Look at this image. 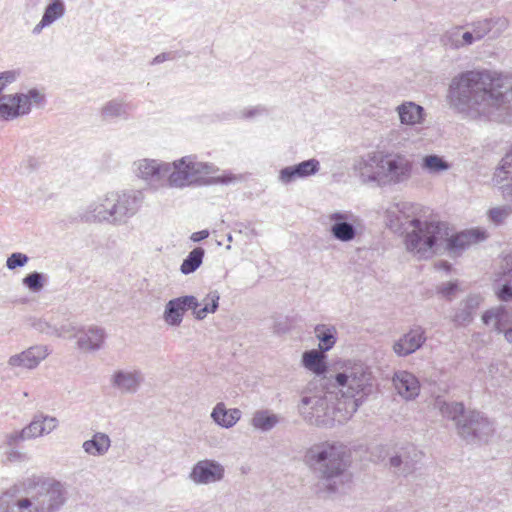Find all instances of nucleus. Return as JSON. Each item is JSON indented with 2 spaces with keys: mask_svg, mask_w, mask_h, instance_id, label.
Wrapping results in <instances>:
<instances>
[{
  "mask_svg": "<svg viewBox=\"0 0 512 512\" xmlns=\"http://www.w3.org/2000/svg\"><path fill=\"white\" fill-rule=\"evenodd\" d=\"M48 355L49 349L47 346H32L21 353L12 355L8 360V366L11 368L35 369Z\"/></svg>",
  "mask_w": 512,
  "mask_h": 512,
  "instance_id": "5701e85b",
  "label": "nucleus"
},
{
  "mask_svg": "<svg viewBox=\"0 0 512 512\" xmlns=\"http://www.w3.org/2000/svg\"><path fill=\"white\" fill-rule=\"evenodd\" d=\"M75 336L77 337L78 348L86 352L101 349L106 338L105 330L98 326H90L87 329L79 330Z\"/></svg>",
  "mask_w": 512,
  "mask_h": 512,
  "instance_id": "393cba45",
  "label": "nucleus"
},
{
  "mask_svg": "<svg viewBox=\"0 0 512 512\" xmlns=\"http://www.w3.org/2000/svg\"><path fill=\"white\" fill-rule=\"evenodd\" d=\"M413 170L412 161L399 153L382 152L380 166V187L397 185L408 181Z\"/></svg>",
  "mask_w": 512,
  "mask_h": 512,
  "instance_id": "9d476101",
  "label": "nucleus"
},
{
  "mask_svg": "<svg viewBox=\"0 0 512 512\" xmlns=\"http://www.w3.org/2000/svg\"><path fill=\"white\" fill-rule=\"evenodd\" d=\"M171 164V171L167 176L172 187H185L198 182L203 176L215 172L213 164L198 162L195 157L185 156Z\"/></svg>",
  "mask_w": 512,
  "mask_h": 512,
  "instance_id": "1a4fd4ad",
  "label": "nucleus"
},
{
  "mask_svg": "<svg viewBox=\"0 0 512 512\" xmlns=\"http://www.w3.org/2000/svg\"><path fill=\"white\" fill-rule=\"evenodd\" d=\"M353 216L347 212H334L329 215L331 223L330 233L332 237L340 242H351L358 235V229L350 221Z\"/></svg>",
  "mask_w": 512,
  "mask_h": 512,
  "instance_id": "aec40b11",
  "label": "nucleus"
},
{
  "mask_svg": "<svg viewBox=\"0 0 512 512\" xmlns=\"http://www.w3.org/2000/svg\"><path fill=\"white\" fill-rule=\"evenodd\" d=\"M422 169L430 174H436L447 171L451 168V164L444 160L443 157L431 154L426 155L422 159Z\"/></svg>",
  "mask_w": 512,
  "mask_h": 512,
  "instance_id": "ea45409f",
  "label": "nucleus"
},
{
  "mask_svg": "<svg viewBox=\"0 0 512 512\" xmlns=\"http://www.w3.org/2000/svg\"><path fill=\"white\" fill-rule=\"evenodd\" d=\"M200 306L199 300L193 295H184L169 300L164 307L163 320L171 327L181 325L184 315L188 310Z\"/></svg>",
  "mask_w": 512,
  "mask_h": 512,
  "instance_id": "f3484780",
  "label": "nucleus"
},
{
  "mask_svg": "<svg viewBox=\"0 0 512 512\" xmlns=\"http://www.w3.org/2000/svg\"><path fill=\"white\" fill-rule=\"evenodd\" d=\"M225 469L215 460L198 461L192 468L189 478L195 484H210L219 482L224 478Z\"/></svg>",
  "mask_w": 512,
  "mask_h": 512,
  "instance_id": "a211bd4d",
  "label": "nucleus"
},
{
  "mask_svg": "<svg viewBox=\"0 0 512 512\" xmlns=\"http://www.w3.org/2000/svg\"><path fill=\"white\" fill-rule=\"evenodd\" d=\"M234 179H235V177L233 175L229 174V175H223V176L217 177L216 182L222 183V184H227V183H230L231 181H233Z\"/></svg>",
  "mask_w": 512,
  "mask_h": 512,
  "instance_id": "5fc2aeb1",
  "label": "nucleus"
},
{
  "mask_svg": "<svg viewBox=\"0 0 512 512\" xmlns=\"http://www.w3.org/2000/svg\"><path fill=\"white\" fill-rule=\"evenodd\" d=\"M305 458L320 476L318 492L324 497L341 493L345 484L350 481L347 473L350 454L345 445L328 441L317 443L307 450Z\"/></svg>",
  "mask_w": 512,
  "mask_h": 512,
  "instance_id": "7ed1b4c3",
  "label": "nucleus"
},
{
  "mask_svg": "<svg viewBox=\"0 0 512 512\" xmlns=\"http://www.w3.org/2000/svg\"><path fill=\"white\" fill-rule=\"evenodd\" d=\"M220 294L217 290L210 291L201 301L200 306L193 308V315L197 320H203L207 314L215 313L219 307Z\"/></svg>",
  "mask_w": 512,
  "mask_h": 512,
  "instance_id": "c9c22d12",
  "label": "nucleus"
},
{
  "mask_svg": "<svg viewBox=\"0 0 512 512\" xmlns=\"http://www.w3.org/2000/svg\"><path fill=\"white\" fill-rule=\"evenodd\" d=\"M426 340L425 329L415 325L393 344V351L399 357H406L420 349Z\"/></svg>",
  "mask_w": 512,
  "mask_h": 512,
  "instance_id": "412c9836",
  "label": "nucleus"
},
{
  "mask_svg": "<svg viewBox=\"0 0 512 512\" xmlns=\"http://www.w3.org/2000/svg\"><path fill=\"white\" fill-rule=\"evenodd\" d=\"M65 13L66 6L64 0H49L44 8L42 17L52 25L57 20L61 19Z\"/></svg>",
  "mask_w": 512,
  "mask_h": 512,
  "instance_id": "a19ab883",
  "label": "nucleus"
},
{
  "mask_svg": "<svg viewBox=\"0 0 512 512\" xmlns=\"http://www.w3.org/2000/svg\"><path fill=\"white\" fill-rule=\"evenodd\" d=\"M172 59H173V56L171 53H161L153 58L151 64L156 65V64H160L164 61L172 60Z\"/></svg>",
  "mask_w": 512,
  "mask_h": 512,
  "instance_id": "3c124183",
  "label": "nucleus"
},
{
  "mask_svg": "<svg viewBox=\"0 0 512 512\" xmlns=\"http://www.w3.org/2000/svg\"><path fill=\"white\" fill-rule=\"evenodd\" d=\"M315 336L319 340V350L328 352L331 350L337 340V330L334 326L318 324L314 329Z\"/></svg>",
  "mask_w": 512,
  "mask_h": 512,
  "instance_id": "f704fd0d",
  "label": "nucleus"
},
{
  "mask_svg": "<svg viewBox=\"0 0 512 512\" xmlns=\"http://www.w3.org/2000/svg\"><path fill=\"white\" fill-rule=\"evenodd\" d=\"M492 422L481 412L468 410L465 418L458 424V435L467 443H480L487 441L493 434Z\"/></svg>",
  "mask_w": 512,
  "mask_h": 512,
  "instance_id": "f8f14e48",
  "label": "nucleus"
},
{
  "mask_svg": "<svg viewBox=\"0 0 512 512\" xmlns=\"http://www.w3.org/2000/svg\"><path fill=\"white\" fill-rule=\"evenodd\" d=\"M426 237L419 241L412 236L409 241L410 248L416 250V257L428 259L434 254L448 253L451 257L461 255L471 244L485 239V232L468 230L452 234L447 223L432 221L430 226H424Z\"/></svg>",
  "mask_w": 512,
  "mask_h": 512,
  "instance_id": "20e7f679",
  "label": "nucleus"
},
{
  "mask_svg": "<svg viewBox=\"0 0 512 512\" xmlns=\"http://www.w3.org/2000/svg\"><path fill=\"white\" fill-rule=\"evenodd\" d=\"M28 261L29 258L26 254L21 252H14L7 258L6 267L9 270H15L16 268L25 266Z\"/></svg>",
  "mask_w": 512,
  "mask_h": 512,
  "instance_id": "49530a36",
  "label": "nucleus"
},
{
  "mask_svg": "<svg viewBox=\"0 0 512 512\" xmlns=\"http://www.w3.org/2000/svg\"><path fill=\"white\" fill-rule=\"evenodd\" d=\"M145 196L142 190L110 191L80 212L83 222L123 225L140 210Z\"/></svg>",
  "mask_w": 512,
  "mask_h": 512,
  "instance_id": "39448f33",
  "label": "nucleus"
},
{
  "mask_svg": "<svg viewBox=\"0 0 512 512\" xmlns=\"http://www.w3.org/2000/svg\"><path fill=\"white\" fill-rule=\"evenodd\" d=\"M50 25L51 24L42 17L40 22L38 24H36L35 27L33 28L32 33L35 35H38L41 33V31L44 28L49 27Z\"/></svg>",
  "mask_w": 512,
  "mask_h": 512,
  "instance_id": "603ef678",
  "label": "nucleus"
},
{
  "mask_svg": "<svg viewBox=\"0 0 512 512\" xmlns=\"http://www.w3.org/2000/svg\"><path fill=\"white\" fill-rule=\"evenodd\" d=\"M419 206L400 201L391 204L385 212L386 225L395 233L405 234V246L407 251L416 256V250L410 248L409 241L415 236L419 241L424 240L426 231L424 226H430L432 221L421 220L418 216Z\"/></svg>",
  "mask_w": 512,
  "mask_h": 512,
  "instance_id": "0eeeda50",
  "label": "nucleus"
},
{
  "mask_svg": "<svg viewBox=\"0 0 512 512\" xmlns=\"http://www.w3.org/2000/svg\"><path fill=\"white\" fill-rule=\"evenodd\" d=\"M482 320L486 325L493 324L495 329L501 333L503 327L512 326V308L499 306L487 310L482 315Z\"/></svg>",
  "mask_w": 512,
  "mask_h": 512,
  "instance_id": "c756f323",
  "label": "nucleus"
},
{
  "mask_svg": "<svg viewBox=\"0 0 512 512\" xmlns=\"http://www.w3.org/2000/svg\"><path fill=\"white\" fill-rule=\"evenodd\" d=\"M330 387L323 395L304 396L299 404V413L310 425L317 427H332L335 423V411L344 407L341 399Z\"/></svg>",
  "mask_w": 512,
  "mask_h": 512,
  "instance_id": "6e6552de",
  "label": "nucleus"
},
{
  "mask_svg": "<svg viewBox=\"0 0 512 512\" xmlns=\"http://www.w3.org/2000/svg\"><path fill=\"white\" fill-rule=\"evenodd\" d=\"M43 101L44 95L37 89H30L27 93L2 95L0 98V118L9 121L27 115L31 111L32 104L38 105Z\"/></svg>",
  "mask_w": 512,
  "mask_h": 512,
  "instance_id": "9b49d317",
  "label": "nucleus"
},
{
  "mask_svg": "<svg viewBox=\"0 0 512 512\" xmlns=\"http://www.w3.org/2000/svg\"><path fill=\"white\" fill-rule=\"evenodd\" d=\"M421 457L422 453L415 446L407 445L390 458V467L394 469L396 474L408 476L416 470Z\"/></svg>",
  "mask_w": 512,
  "mask_h": 512,
  "instance_id": "6ab92c4d",
  "label": "nucleus"
},
{
  "mask_svg": "<svg viewBox=\"0 0 512 512\" xmlns=\"http://www.w3.org/2000/svg\"><path fill=\"white\" fill-rule=\"evenodd\" d=\"M241 415L238 408L227 409L223 402L217 403L211 412L213 421L226 429L233 427L240 420Z\"/></svg>",
  "mask_w": 512,
  "mask_h": 512,
  "instance_id": "cd10ccee",
  "label": "nucleus"
},
{
  "mask_svg": "<svg viewBox=\"0 0 512 512\" xmlns=\"http://www.w3.org/2000/svg\"><path fill=\"white\" fill-rule=\"evenodd\" d=\"M59 425V421L54 416L37 414L33 420L24 427V434L28 439L41 437L54 431Z\"/></svg>",
  "mask_w": 512,
  "mask_h": 512,
  "instance_id": "a878e982",
  "label": "nucleus"
},
{
  "mask_svg": "<svg viewBox=\"0 0 512 512\" xmlns=\"http://www.w3.org/2000/svg\"><path fill=\"white\" fill-rule=\"evenodd\" d=\"M279 423L277 414L269 410H258L253 414L251 425L263 432L272 430Z\"/></svg>",
  "mask_w": 512,
  "mask_h": 512,
  "instance_id": "e433bc0d",
  "label": "nucleus"
},
{
  "mask_svg": "<svg viewBox=\"0 0 512 512\" xmlns=\"http://www.w3.org/2000/svg\"><path fill=\"white\" fill-rule=\"evenodd\" d=\"M46 281L47 277L43 273L34 271L22 279V284L31 292L37 293L44 288Z\"/></svg>",
  "mask_w": 512,
  "mask_h": 512,
  "instance_id": "37998d69",
  "label": "nucleus"
},
{
  "mask_svg": "<svg viewBox=\"0 0 512 512\" xmlns=\"http://www.w3.org/2000/svg\"><path fill=\"white\" fill-rule=\"evenodd\" d=\"M111 446L110 437L103 432H96L93 437L82 444L85 453L91 456H104Z\"/></svg>",
  "mask_w": 512,
  "mask_h": 512,
  "instance_id": "473e14b6",
  "label": "nucleus"
},
{
  "mask_svg": "<svg viewBox=\"0 0 512 512\" xmlns=\"http://www.w3.org/2000/svg\"><path fill=\"white\" fill-rule=\"evenodd\" d=\"M204 254H205V251L203 248H201V247L194 248L191 252H189L187 257L183 260V262L180 266V271L184 275H188V274L195 272L202 264Z\"/></svg>",
  "mask_w": 512,
  "mask_h": 512,
  "instance_id": "58836bf2",
  "label": "nucleus"
},
{
  "mask_svg": "<svg viewBox=\"0 0 512 512\" xmlns=\"http://www.w3.org/2000/svg\"><path fill=\"white\" fill-rule=\"evenodd\" d=\"M67 500L61 481L33 475L0 495V512H58Z\"/></svg>",
  "mask_w": 512,
  "mask_h": 512,
  "instance_id": "f03ea898",
  "label": "nucleus"
},
{
  "mask_svg": "<svg viewBox=\"0 0 512 512\" xmlns=\"http://www.w3.org/2000/svg\"><path fill=\"white\" fill-rule=\"evenodd\" d=\"M434 406L439 410L443 417L450 419L455 423L457 430L458 424H460L468 412L465 410L464 404L462 402H447L441 397L436 398Z\"/></svg>",
  "mask_w": 512,
  "mask_h": 512,
  "instance_id": "bb28decb",
  "label": "nucleus"
},
{
  "mask_svg": "<svg viewBox=\"0 0 512 512\" xmlns=\"http://www.w3.org/2000/svg\"><path fill=\"white\" fill-rule=\"evenodd\" d=\"M492 288L501 302L512 301V252L502 258L494 272Z\"/></svg>",
  "mask_w": 512,
  "mask_h": 512,
  "instance_id": "dca6fc26",
  "label": "nucleus"
},
{
  "mask_svg": "<svg viewBox=\"0 0 512 512\" xmlns=\"http://www.w3.org/2000/svg\"><path fill=\"white\" fill-rule=\"evenodd\" d=\"M134 172L140 179L150 185L158 186L166 180L171 171V164L155 159H140L133 163Z\"/></svg>",
  "mask_w": 512,
  "mask_h": 512,
  "instance_id": "2eb2a0df",
  "label": "nucleus"
},
{
  "mask_svg": "<svg viewBox=\"0 0 512 512\" xmlns=\"http://www.w3.org/2000/svg\"><path fill=\"white\" fill-rule=\"evenodd\" d=\"M323 353L324 352H321L319 349L305 351L302 355L303 366L316 375L324 374L327 370V366L325 363L326 357Z\"/></svg>",
  "mask_w": 512,
  "mask_h": 512,
  "instance_id": "72a5a7b5",
  "label": "nucleus"
},
{
  "mask_svg": "<svg viewBox=\"0 0 512 512\" xmlns=\"http://www.w3.org/2000/svg\"><path fill=\"white\" fill-rule=\"evenodd\" d=\"M396 111L400 122L405 125L422 124L425 119L424 108L412 101L403 102Z\"/></svg>",
  "mask_w": 512,
  "mask_h": 512,
  "instance_id": "c85d7f7f",
  "label": "nucleus"
},
{
  "mask_svg": "<svg viewBox=\"0 0 512 512\" xmlns=\"http://www.w3.org/2000/svg\"><path fill=\"white\" fill-rule=\"evenodd\" d=\"M24 440H28V437L24 434V428L21 431H14L6 436V442L10 446Z\"/></svg>",
  "mask_w": 512,
  "mask_h": 512,
  "instance_id": "8fccbe9b",
  "label": "nucleus"
},
{
  "mask_svg": "<svg viewBox=\"0 0 512 512\" xmlns=\"http://www.w3.org/2000/svg\"><path fill=\"white\" fill-rule=\"evenodd\" d=\"M512 214V207L510 205H504L499 207L491 208L488 211V218L491 222L496 225L502 224Z\"/></svg>",
  "mask_w": 512,
  "mask_h": 512,
  "instance_id": "c03bdc74",
  "label": "nucleus"
},
{
  "mask_svg": "<svg viewBox=\"0 0 512 512\" xmlns=\"http://www.w3.org/2000/svg\"><path fill=\"white\" fill-rule=\"evenodd\" d=\"M381 151H370L356 156L352 162V170L361 183H374L380 186Z\"/></svg>",
  "mask_w": 512,
  "mask_h": 512,
  "instance_id": "ddd939ff",
  "label": "nucleus"
},
{
  "mask_svg": "<svg viewBox=\"0 0 512 512\" xmlns=\"http://www.w3.org/2000/svg\"><path fill=\"white\" fill-rule=\"evenodd\" d=\"M486 23L488 38L491 40L499 38L509 27V20L502 16L486 18Z\"/></svg>",
  "mask_w": 512,
  "mask_h": 512,
  "instance_id": "79ce46f5",
  "label": "nucleus"
},
{
  "mask_svg": "<svg viewBox=\"0 0 512 512\" xmlns=\"http://www.w3.org/2000/svg\"><path fill=\"white\" fill-rule=\"evenodd\" d=\"M330 388L336 391L335 395L341 399L344 410L354 413L364 399L372 394L374 376L367 365L360 362L352 363L335 375Z\"/></svg>",
  "mask_w": 512,
  "mask_h": 512,
  "instance_id": "423d86ee",
  "label": "nucleus"
},
{
  "mask_svg": "<svg viewBox=\"0 0 512 512\" xmlns=\"http://www.w3.org/2000/svg\"><path fill=\"white\" fill-rule=\"evenodd\" d=\"M66 331H67V330H66L64 327H62V328H61V330H59V329H54L53 333H54L56 336H58V337H62V336H64V333H65Z\"/></svg>",
  "mask_w": 512,
  "mask_h": 512,
  "instance_id": "13d9d810",
  "label": "nucleus"
},
{
  "mask_svg": "<svg viewBox=\"0 0 512 512\" xmlns=\"http://www.w3.org/2000/svg\"><path fill=\"white\" fill-rule=\"evenodd\" d=\"M209 236V232L207 230H202V231H199V232H195L191 235V239L194 241V242H199L201 240H204L206 239L207 237Z\"/></svg>",
  "mask_w": 512,
  "mask_h": 512,
  "instance_id": "864d4df0",
  "label": "nucleus"
},
{
  "mask_svg": "<svg viewBox=\"0 0 512 512\" xmlns=\"http://www.w3.org/2000/svg\"><path fill=\"white\" fill-rule=\"evenodd\" d=\"M442 42L451 49H460L472 45L474 39L471 31L462 32V27L459 26L447 31L442 37Z\"/></svg>",
  "mask_w": 512,
  "mask_h": 512,
  "instance_id": "2f4dec72",
  "label": "nucleus"
},
{
  "mask_svg": "<svg viewBox=\"0 0 512 512\" xmlns=\"http://www.w3.org/2000/svg\"><path fill=\"white\" fill-rule=\"evenodd\" d=\"M144 381V373L135 367L116 369L109 378L111 387L122 395L136 394Z\"/></svg>",
  "mask_w": 512,
  "mask_h": 512,
  "instance_id": "4468645a",
  "label": "nucleus"
},
{
  "mask_svg": "<svg viewBox=\"0 0 512 512\" xmlns=\"http://www.w3.org/2000/svg\"><path fill=\"white\" fill-rule=\"evenodd\" d=\"M320 170V162L315 158L302 161L298 164L284 167L280 170L278 179L282 184H290L297 179H304L315 175Z\"/></svg>",
  "mask_w": 512,
  "mask_h": 512,
  "instance_id": "4be33fe9",
  "label": "nucleus"
},
{
  "mask_svg": "<svg viewBox=\"0 0 512 512\" xmlns=\"http://www.w3.org/2000/svg\"><path fill=\"white\" fill-rule=\"evenodd\" d=\"M510 73L477 67L456 74L450 81L447 100L460 113L473 118L503 122L510 114V101L503 90Z\"/></svg>",
  "mask_w": 512,
  "mask_h": 512,
  "instance_id": "f257e3e1",
  "label": "nucleus"
},
{
  "mask_svg": "<svg viewBox=\"0 0 512 512\" xmlns=\"http://www.w3.org/2000/svg\"><path fill=\"white\" fill-rule=\"evenodd\" d=\"M392 381L397 393L405 400H413L420 393L419 380L408 371L395 372Z\"/></svg>",
  "mask_w": 512,
  "mask_h": 512,
  "instance_id": "b1692460",
  "label": "nucleus"
},
{
  "mask_svg": "<svg viewBox=\"0 0 512 512\" xmlns=\"http://www.w3.org/2000/svg\"><path fill=\"white\" fill-rule=\"evenodd\" d=\"M130 106L118 99L108 101L101 109V115L104 119L124 118L129 115Z\"/></svg>",
  "mask_w": 512,
  "mask_h": 512,
  "instance_id": "4c0bfd02",
  "label": "nucleus"
},
{
  "mask_svg": "<svg viewBox=\"0 0 512 512\" xmlns=\"http://www.w3.org/2000/svg\"><path fill=\"white\" fill-rule=\"evenodd\" d=\"M458 289V285L456 282H448L443 283L438 286V293H440L443 297L450 299Z\"/></svg>",
  "mask_w": 512,
  "mask_h": 512,
  "instance_id": "09e8293b",
  "label": "nucleus"
},
{
  "mask_svg": "<svg viewBox=\"0 0 512 512\" xmlns=\"http://www.w3.org/2000/svg\"><path fill=\"white\" fill-rule=\"evenodd\" d=\"M266 113L267 109L264 106L259 105L241 110L238 117L242 119H253Z\"/></svg>",
  "mask_w": 512,
  "mask_h": 512,
  "instance_id": "de8ad7c7",
  "label": "nucleus"
},
{
  "mask_svg": "<svg viewBox=\"0 0 512 512\" xmlns=\"http://www.w3.org/2000/svg\"><path fill=\"white\" fill-rule=\"evenodd\" d=\"M501 333H504V336L507 341L512 342V327L511 326L503 327Z\"/></svg>",
  "mask_w": 512,
  "mask_h": 512,
  "instance_id": "4d7b16f0",
  "label": "nucleus"
},
{
  "mask_svg": "<svg viewBox=\"0 0 512 512\" xmlns=\"http://www.w3.org/2000/svg\"><path fill=\"white\" fill-rule=\"evenodd\" d=\"M481 302V298L478 295H471L467 297L463 302L460 303L458 310L453 316V321L457 325H465L470 323L473 319V315L478 309Z\"/></svg>",
  "mask_w": 512,
  "mask_h": 512,
  "instance_id": "7c9ffc66",
  "label": "nucleus"
},
{
  "mask_svg": "<svg viewBox=\"0 0 512 512\" xmlns=\"http://www.w3.org/2000/svg\"><path fill=\"white\" fill-rule=\"evenodd\" d=\"M486 18L478 21H474L470 24L471 34L474 42L482 40L485 36H488Z\"/></svg>",
  "mask_w": 512,
  "mask_h": 512,
  "instance_id": "a18cd8bd",
  "label": "nucleus"
},
{
  "mask_svg": "<svg viewBox=\"0 0 512 512\" xmlns=\"http://www.w3.org/2000/svg\"><path fill=\"white\" fill-rule=\"evenodd\" d=\"M435 267L439 270H445V271H450L451 269V264L447 261H439Z\"/></svg>",
  "mask_w": 512,
  "mask_h": 512,
  "instance_id": "6e6d98bb",
  "label": "nucleus"
}]
</instances>
